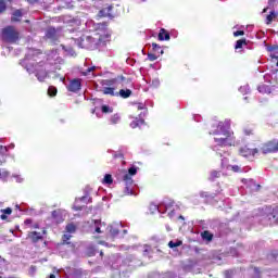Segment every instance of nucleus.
Listing matches in <instances>:
<instances>
[{
	"instance_id": "10",
	"label": "nucleus",
	"mask_w": 278,
	"mask_h": 278,
	"mask_svg": "<svg viewBox=\"0 0 278 278\" xmlns=\"http://www.w3.org/2000/svg\"><path fill=\"white\" fill-rule=\"evenodd\" d=\"M60 36H62V28H54V27H49L46 30V38H48V40H50L51 42H58V40H60Z\"/></svg>"
},
{
	"instance_id": "24",
	"label": "nucleus",
	"mask_w": 278,
	"mask_h": 278,
	"mask_svg": "<svg viewBox=\"0 0 278 278\" xmlns=\"http://www.w3.org/2000/svg\"><path fill=\"white\" fill-rule=\"evenodd\" d=\"M122 97V99H129L131 97V89H121L117 96Z\"/></svg>"
},
{
	"instance_id": "18",
	"label": "nucleus",
	"mask_w": 278,
	"mask_h": 278,
	"mask_svg": "<svg viewBox=\"0 0 278 278\" xmlns=\"http://www.w3.org/2000/svg\"><path fill=\"white\" fill-rule=\"evenodd\" d=\"M51 216H52V220H54V223H56V224L64 223V215H63L62 210L53 211Z\"/></svg>"
},
{
	"instance_id": "59",
	"label": "nucleus",
	"mask_w": 278,
	"mask_h": 278,
	"mask_svg": "<svg viewBox=\"0 0 278 278\" xmlns=\"http://www.w3.org/2000/svg\"><path fill=\"white\" fill-rule=\"evenodd\" d=\"M275 66H276V68H274V71L277 73V71H278V62L275 63Z\"/></svg>"
},
{
	"instance_id": "42",
	"label": "nucleus",
	"mask_w": 278,
	"mask_h": 278,
	"mask_svg": "<svg viewBox=\"0 0 278 278\" xmlns=\"http://www.w3.org/2000/svg\"><path fill=\"white\" fill-rule=\"evenodd\" d=\"M71 238H73V236H71V232L63 235L62 237L63 244H71V242H68Z\"/></svg>"
},
{
	"instance_id": "35",
	"label": "nucleus",
	"mask_w": 278,
	"mask_h": 278,
	"mask_svg": "<svg viewBox=\"0 0 278 278\" xmlns=\"http://www.w3.org/2000/svg\"><path fill=\"white\" fill-rule=\"evenodd\" d=\"M218 177H220V172L217 170H213L211 172V176H210V181H215L216 179H218Z\"/></svg>"
},
{
	"instance_id": "63",
	"label": "nucleus",
	"mask_w": 278,
	"mask_h": 278,
	"mask_svg": "<svg viewBox=\"0 0 278 278\" xmlns=\"http://www.w3.org/2000/svg\"><path fill=\"white\" fill-rule=\"evenodd\" d=\"M123 233H127V229H124V230H123Z\"/></svg>"
},
{
	"instance_id": "5",
	"label": "nucleus",
	"mask_w": 278,
	"mask_h": 278,
	"mask_svg": "<svg viewBox=\"0 0 278 278\" xmlns=\"http://www.w3.org/2000/svg\"><path fill=\"white\" fill-rule=\"evenodd\" d=\"M138 173V168L136 166H131L127 172L123 173L122 179L124 181V194L130 195V197H137L138 193H136V184L134 182V175Z\"/></svg>"
},
{
	"instance_id": "28",
	"label": "nucleus",
	"mask_w": 278,
	"mask_h": 278,
	"mask_svg": "<svg viewBox=\"0 0 278 278\" xmlns=\"http://www.w3.org/2000/svg\"><path fill=\"white\" fill-rule=\"evenodd\" d=\"M97 68H98L97 66H89L83 71V75H85V76L93 75L94 76L96 75L94 71H97Z\"/></svg>"
},
{
	"instance_id": "58",
	"label": "nucleus",
	"mask_w": 278,
	"mask_h": 278,
	"mask_svg": "<svg viewBox=\"0 0 278 278\" xmlns=\"http://www.w3.org/2000/svg\"><path fill=\"white\" fill-rule=\"evenodd\" d=\"M25 224H26V225H31V219H26V220H25Z\"/></svg>"
},
{
	"instance_id": "7",
	"label": "nucleus",
	"mask_w": 278,
	"mask_h": 278,
	"mask_svg": "<svg viewBox=\"0 0 278 278\" xmlns=\"http://www.w3.org/2000/svg\"><path fill=\"white\" fill-rule=\"evenodd\" d=\"M137 110H144L139 114V117H135V119L130 123L131 129H136V127H141V125H144V116H147V109L142 103H138L136 105Z\"/></svg>"
},
{
	"instance_id": "53",
	"label": "nucleus",
	"mask_w": 278,
	"mask_h": 278,
	"mask_svg": "<svg viewBox=\"0 0 278 278\" xmlns=\"http://www.w3.org/2000/svg\"><path fill=\"white\" fill-rule=\"evenodd\" d=\"M244 134H245V136H251V135H253V129H251V128H245V129H244Z\"/></svg>"
},
{
	"instance_id": "39",
	"label": "nucleus",
	"mask_w": 278,
	"mask_h": 278,
	"mask_svg": "<svg viewBox=\"0 0 278 278\" xmlns=\"http://www.w3.org/2000/svg\"><path fill=\"white\" fill-rule=\"evenodd\" d=\"M48 94L49 97H55V94H58V88H55L54 86H50L48 88Z\"/></svg>"
},
{
	"instance_id": "9",
	"label": "nucleus",
	"mask_w": 278,
	"mask_h": 278,
	"mask_svg": "<svg viewBox=\"0 0 278 278\" xmlns=\"http://www.w3.org/2000/svg\"><path fill=\"white\" fill-rule=\"evenodd\" d=\"M87 226L91 233H103L101 229L105 227V223L101 222V219H91L87 222Z\"/></svg>"
},
{
	"instance_id": "3",
	"label": "nucleus",
	"mask_w": 278,
	"mask_h": 278,
	"mask_svg": "<svg viewBox=\"0 0 278 278\" xmlns=\"http://www.w3.org/2000/svg\"><path fill=\"white\" fill-rule=\"evenodd\" d=\"M211 136H223L214 138L215 144L213 146V151L218 153L220 157L224 155H229L225 152L224 147H236V136H233V130H231V119H225L224 122H218L217 125H213L210 130Z\"/></svg>"
},
{
	"instance_id": "37",
	"label": "nucleus",
	"mask_w": 278,
	"mask_h": 278,
	"mask_svg": "<svg viewBox=\"0 0 278 278\" xmlns=\"http://www.w3.org/2000/svg\"><path fill=\"white\" fill-rule=\"evenodd\" d=\"M239 91H240L242 94H249V92H251V87H249V85L241 86V87L239 88Z\"/></svg>"
},
{
	"instance_id": "4",
	"label": "nucleus",
	"mask_w": 278,
	"mask_h": 278,
	"mask_svg": "<svg viewBox=\"0 0 278 278\" xmlns=\"http://www.w3.org/2000/svg\"><path fill=\"white\" fill-rule=\"evenodd\" d=\"M149 210L152 214H155L156 212H159V214L167 213V216L168 218H170V220H177V218L179 220H185L184 216H177V212H179V206H177L173 201H164L159 205L152 203L150 204Z\"/></svg>"
},
{
	"instance_id": "52",
	"label": "nucleus",
	"mask_w": 278,
	"mask_h": 278,
	"mask_svg": "<svg viewBox=\"0 0 278 278\" xmlns=\"http://www.w3.org/2000/svg\"><path fill=\"white\" fill-rule=\"evenodd\" d=\"M113 157H115V160L124 157V154L122 152H115Z\"/></svg>"
},
{
	"instance_id": "34",
	"label": "nucleus",
	"mask_w": 278,
	"mask_h": 278,
	"mask_svg": "<svg viewBox=\"0 0 278 278\" xmlns=\"http://www.w3.org/2000/svg\"><path fill=\"white\" fill-rule=\"evenodd\" d=\"M277 17V13L275 11H270L269 14L266 16V24L270 25L273 23V20Z\"/></svg>"
},
{
	"instance_id": "20",
	"label": "nucleus",
	"mask_w": 278,
	"mask_h": 278,
	"mask_svg": "<svg viewBox=\"0 0 278 278\" xmlns=\"http://www.w3.org/2000/svg\"><path fill=\"white\" fill-rule=\"evenodd\" d=\"M159 40H170V34L166 29L162 28L159 33Z\"/></svg>"
},
{
	"instance_id": "17",
	"label": "nucleus",
	"mask_w": 278,
	"mask_h": 278,
	"mask_svg": "<svg viewBox=\"0 0 278 278\" xmlns=\"http://www.w3.org/2000/svg\"><path fill=\"white\" fill-rule=\"evenodd\" d=\"M45 233H47V231H42V232H38V231H33L28 233V238L31 240V242H40V240H42Z\"/></svg>"
},
{
	"instance_id": "31",
	"label": "nucleus",
	"mask_w": 278,
	"mask_h": 278,
	"mask_svg": "<svg viewBox=\"0 0 278 278\" xmlns=\"http://www.w3.org/2000/svg\"><path fill=\"white\" fill-rule=\"evenodd\" d=\"M203 240H206L207 242H212V238H214V235H212L208 230H204L202 232Z\"/></svg>"
},
{
	"instance_id": "29",
	"label": "nucleus",
	"mask_w": 278,
	"mask_h": 278,
	"mask_svg": "<svg viewBox=\"0 0 278 278\" xmlns=\"http://www.w3.org/2000/svg\"><path fill=\"white\" fill-rule=\"evenodd\" d=\"M258 92H261L262 94H270V87L266 86V85H261L257 87Z\"/></svg>"
},
{
	"instance_id": "32",
	"label": "nucleus",
	"mask_w": 278,
	"mask_h": 278,
	"mask_svg": "<svg viewBox=\"0 0 278 278\" xmlns=\"http://www.w3.org/2000/svg\"><path fill=\"white\" fill-rule=\"evenodd\" d=\"M65 230L67 233H75L77 231V226H75V224H67Z\"/></svg>"
},
{
	"instance_id": "41",
	"label": "nucleus",
	"mask_w": 278,
	"mask_h": 278,
	"mask_svg": "<svg viewBox=\"0 0 278 278\" xmlns=\"http://www.w3.org/2000/svg\"><path fill=\"white\" fill-rule=\"evenodd\" d=\"M243 45H247V39H239V40H237V42H236L235 49H236V50L242 49V46H243Z\"/></svg>"
},
{
	"instance_id": "40",
	"label": "nucleus",
	"mask_w": 278,
	"mask_h": 278,
	"mask_svg": "<svg viewBox=\"0 0 278 278\" xmlns=\"http://www.w3.org/2000/svg\"><path fill=\"white\" fill-rule=\"evenodd\" d=\"M154 278H177V276L167 273V274H157Z\"/></svg>"
},
{
	"instance_id": "6",
	"label": "nucleus",
	"mask_w": 278,
	"mask_h": 278,
	"mask_svg": "<svg viewBox=\"0 0 278 278\" xmlns=\"http://www.w3.org/2000/svg\"><path fill=\"white\" fill-rule=\"evenodd\" d=\"M18 38V33L12 26H8L2 29V40L4 42H16Z\"/></svg>"
},
{
	"instance_id": "33",
	"label": "nucleus",
	"mask_w": 278,
	"mask_h": 278,
	"mask_svg": "<svg viewBox=\"0 0 278 278\" xmlns=\"http://www.w3.org/2000/svg\"><path fill=\"white\" fill-rule=\"evenodd\" d=\"M111 125H118L121 123V115L118 113L111 116Z\"/></svg>"
},
{
	"instance_id": "8",
	"label": "nucleus",
	"mask_w": 278,
	"mask_h": 278,
	"mask_svg": "<svg viewBox=\"0 0 278 278\" xmlns=\"http://www.w3.org/2000/svg\"><path fill=\"white\" fill-rule=\"evenodd\" d=\"M258 151H261V153H263L264 155L268 153H278V140L274 139L271 141L263 143Z\"/></svg>"
},
{
	"instance_id": "61",
	"label": "nucleus",
	"mask_w": 278,
	"mask_h": 278,
	"mask_svg": "<svg viewBox=\"0 0 278 278\" xmlns=\"http://www.w3.org/2000/svg\"><path fill=\"white\" fill-rule=\"evenodd\" d=\"M99 244H105L108 247V243H105L104 241H100Z\"/></svg>"
},
{
	"instance_id": "47",
	"label": "nucleus",
	"mask_w": 278,
	"mask_h": 278,
	"mask_svg": "<svg viewBox=\"0 0 278 278\" xmlns=\"http://www.w3.org/2000/svg\"><path fill=\"white\" fill-rule=\"evenodd\" d=\"M102 112L103 114H112V112H114L112 110V108L108 106V105H102Z\"/></svg>"
},
{
	"instance_id": "25",
	"label": "nucleus",
	"mask_w": 278,
	"mask_h": 278,
	"mask_svg": "<svg viewBox=\"0 0 278 278\" xmlns=\"http://www.w3.org/2000/svg\"><path fill=\"white\" fill-rule=\"evenodd\" d=\"M152 51H154V53L159 56L164 55V50L157 43H152Z\"/></svg>"
},
{
	"instance_id": "16",
	"label": "nucleus",
	"mask_w": 278,
	"mask_h": 278,
	"mask_svg": "<svg viewBox=\"0 0 278 278\" xmlns=\"http://www.w3.org/2000/svg\"><path fill=\"white\" fill-rule=\"evenodd\" d=\"M239 153L242 155V157H250V155L254 156L256 153H260V149H250L249 147L244 146L240 148Z\"/></svg>"
},
{
	"instance_id": "11",
	"label": "nucleus",
	"mask_w": 278,
	"mask_h": 278,
	"mask_svg": "<svg viewBox=\"0 0 278 278\" xmlns=\"http://www.w3.org/2000/svg\"><path fill=\"white\" fill-rule=\"evenodd\" d=\"M79 201H81L83 203H92V198H90V193L88 192V190H85V195H83L81 198H76L74 203V210L76 212H81L83 210L81 206L77 205Z\"/></svg>"
},
{
	"instance_id": "60",
	"label": "nucleus",
	"mask_w": 278,
	"mask_h": 278,
	"mask_svg": "<svg viewBox=\"0 0 278 278\" xmlns=\"http://www.w3.org/2000/svg\"><path fill=\"white\" fill-rule=\"evenodd\" d=\"M30 3H38V0H28Z\"/></svg>"
},
{
	"instance_id": "38",
	"label": "nucleus",
	"mask_w": 278,
	"mask_h": 278,
	"mask_svg": "<svg viewBox=\"0 0 278 278\" xmlns=\"http://www.w3.org/2000/svg\"><path fill=\"white\" fill-rule=\"evenodd\" d=\"M182 242L177 240V241H169L168 247L169 249H177V247H181Z\"/></svg>"
},
{
	"instance_id": "50",
	"label": "nucleus",
	"mask_w": 278,
	"mask_h": 278,
	"mask_svg": "<svg viewBox=\"0 0 278 278\" xmlns=\"http://www.w3.org/2000/svg\"><path fill=\"white\" fill-rule=\"evenodd\" d=\"M235 38H238V36H244V30H237L233 33Z\"/></svg>"
},
{
	"instance_id": "36",
	"label": "nucleus",
	"mask_w": 278,
	"mask_h": 278,
	"mask_svg": "<svg viewBox=\"0 0 278 278\" xmlns=\"http://www.w3.org/2000/svg\"><path fill=\"white\" fill-rule=\"evenodd\" d=\"M113 181L114 180L112 179V175L106 174V175H104L102 184H106L108 186H111V184H113Z\"/></svg>"
},
{
	"instance_id": "55",
	"label": "nucleus",
	"mask_w": 278,
	"mask_h": 278,
	"mask_svg": "<svg viewBox=\"0 0 278 278\" xmlns=\"http://www.w3.org/2000/svg\"><path fill=\"white\" fill-rule=\"evenodd\" d=\"M73 269H71V267H66V270H65V275H66V277H68L70 275H71V271H72Z\"/></svg>"
},
{
	"instance_id": "21",
	"label": "nucleus",
	"mask_w": 278,
	"mask_h": 278,
	"mask_svg": "<svg viewBox=\"0 0 278 278\" xmlns=\"http://www.w3.org/2000/svg\"><path fill=\"white\" fill-rule=\"evenodd\" d=\"M249 275H251L253 278H260L262 277V271L257 267H252L248 269Z\"/></svg>"
},
{
	"instance_id": "2",
	"label": "nucleus",
	"mask_w": 278,
	"mask_h": 278,
	"mask_svg": "<svg viewBox=\"0 0 278 278\" xmlns=\"http://www.w3.org/2000/svg\"><path fill=\"white\" fill-rule=\"evenodd\" d=\"M86 27L93 34L90 36L83 35L80 38L74 39L75 45H77L79 49H89L90 51H94V49L105 45V42L110 40L108 24H97L94 21L89 20L86 22Z\"/></svg>"
},
{
	"instance_id": "44",
	"label": "nucleus",
	"mask_w": 278,
	"mask_h": 278,
	"mask_svg": "<svg viewBox=\"0 0 278 278\" xmlns=\"http://www.w3.org/2000/svg\"><path fill=\"white\" fill-rule=\"evenodd\" d=\"M235 275H236V270L230 269V270H226V271H225L224 277H225V278H233Z\"/></svg>"
},
{
	"instance_id": "14",
	"label": "nucleus",
	"mask_w": 278,
	"mask_h": 278,
	"mask_svg": "<svg viewBox=\"0 0 278 278\" xmlns=\"http://www.w3.org/2000/svg\"><path fill=\"white\" fill-rule=\"evenodd\" d=\"M222 168H227V170H232V173H242V168L238 165H229V159L224 156L222 159Z\"/></svg>"
},
{
	"instance_id": "54",
	"label": "nucleus",
	"mask_w": 278,
	"mask_h": 278,
	"mask_svg": "<svg viewBox=\"0 0 278 278\" xmlns=\"http://www.w3.org/2000/svg\"><path fill=\"white\" fill-rule=\"evenodd\" d=\"M112 84H114V81H112V80H103L102 81V86H112Z\"/></svg>"
},
{
	"instance_id": "19",
	"label": "nucleus",
	"mask_w": 278,
	"mask_h": 278,
	"mask_svg": "<svg viewBox=\"0 0 278 278\" xmlns=\"http://www.w3.org/2000/svg\"><path fill=\"white\" fill-rule=\"evenodd\" d=\"M271 60H278V46H271L267 48Z\"/></svg>"
},
{
	"instance_id": "30",
	"label": "nucleus",
	"mask_w": 278,
	"mask_h": 278,
	"mask_svg": "<svg viewBox=\"0 0 278 278\" xmlns=\"http://www.w3.org/2000/svg\"><path fill=\"white\" fill-rule=\"evenodd\" d=\"M200 197H201L202 199H207V200H210V199H215L216 193H210V192H206V191H201V192H200Z\"/></svg>"
},
{
	"instance_id": "45",
	"label": "nucleus",
	"mask_w": 278,
	"mask_h": 278,
	"mask_svg": "<svg viewBox=\"0 0 278 278\" xmlns=\"http://www.w3.org/2000/svg\"><path fill=\"white\" fill-rule=\"evenodd\" d=\"M142 253H143L144 257H148L149 253H151V247L143 245Z\"/></svg>"
},
{
	"instance_id": "51",
	"label": "nucleus",
	"mask_w": 278,
	"mask_h": 278,
	"mask_svg": "<svg viewBox=\"0 0 278 278\" xmlns=\"http://www.w3.org/2000/svg\"><path fill=\"white\" fill-rule=\"evenodd\" d=\"M1 12H5V2L0 1V14Z\"/></svg>"
},
{
	"instance_id": "64",
	"label": "nucleus",
	"mask_w": 278,
	"mask_h": 278,
	"mask_svg": "<svg viewBox=\"0 0 278 278\" xmlns=\"http://www.w3.org/2000/svg\"><path fill=\"white\" fill-rule=\"evenodd\" d=\"M10 149H14V144H11V146H10Z\"/></svg>"
},
{
	"instance_id": "12",
	"label": "nucleus",
	"mask_w": 278,
	"mask_h": 278,
	"mask_svg": "<svg viewBox=\"0 0 278 278\" xmlns=\"http://www.w3.org/2000/svg\"><path fill=\"white\" fill-rule=\"evenodd\" d=\"M267 219L269 220V225H278V207H267Z\"/></svg>"
},
{
	"instance_id": "23",
	"label": "nucleus",
	"mask_w": 278,
	"mask_h": 278,
	"mask_svg": "<svg viewBox=\"0 0 278 278\" xmlns=\"http://www.w3.org/2000/svg\"><path fill=\"white\" fill-rule=\"evenodd\" d=\"M0 212H1V216H0L1 220H8V216L12 214V208L10 207L2 208L0 210Z\"/></svg>"
},
{
	"instance_id": "48",
	"label": "nucleus",
	"mask_w": 278,
	"mask_h": 278,
	"mask_svg": "<svg viewBox=\"0 0 278 278\" xmlns=\"http://www.w3.org/2000/svg\"><path fill=\"white\" fill-rule=\"evenodd\" d=\"M151 86H152L153 88H159V87H160V79H159V78H154V79L152 80Z\"/></svg>"
},
{
	"instance_id": "1",
	"label": "nucleus",
	"mask_w": 278,
	"mask_h": 278,
	"mask_svg": "<svg viewBox=\"0 0 278 278\" xmlns=\"http://www.w3.org/2000/svg\"><path fill=\"white\" fill-rule=\"evenodd\" d=\"M42 52L40 50H28L25 60L22 62V66L26 68L27 73H31L37 77L38 81H45L47 77L52 79H59L64 83V74L58 73L56 71H62V64H64V59L58 55V53H52L48 56L47 61H38Z\"/></svg>"
},
{
	"instance_id": "56",
	"label": "nucleus",
	"mask_w": 278,
	"mask_h": 278,
	"mask_svg": "<svg viewBox=\"0 0 278 278\" xmlns=\"http://www.w3.org/2000/svg\"><path fill=\"white\" fill-rule=\"evenodd\" d=\"M15 179L17 184H23V178H21L20 176H15Z\"/></svg>"
},
{
	"instance_id": "27",
	"label": "nucleus",
	"mask_w": 278,
	"mask_h": 278,
	"mask_svg": "<svg viewBox=\"0 0 278 278\" xmlns=\"http://www.w3.org/2000/svg\"><path fill=\"white\" fill-rule=\"evenodd\" d=\"M103 94H110L111 97H118V93L114 92V88L112 87H104L102 89Z\"/></svg>"
},
{
	"instance_id": "46",
	"label": "nucleus",
	"mask_w": 278,
	"mask_h": 278,
	"mask_svg": "<svg viewBox=\"0 0 278 278\" xmlns=\"http://www.w3.org/2000/svg\"><path fill=\"white\" fill-rule=\"evenodd\" d=\"M159 58L160 56L156 53H148V60H150V62H155Z\"/></svg>"
},
{
	"instance_id": "13",
	"label": "nucleus",
	"mask_w": 278,
	"mask_h": 278,
	"mask_svg": "<svg viewBox=\"0 0 278 278\" xmlns=\"http://www.w3.org/2000/svg\"><path fill=\"white\" fill-rule=\"evenodd\" d=\"M123 229V224L118 222H114L108 226V231L111 233L112 238H116L121 230Z\"/></svg>"
},
{
	"instance_id": "15",
	"label": "nucleus",
	"mask_w": 278,
	"mask_h": 278,
	"mask_svg": "<svg viewBox=\"0 0 278 278\" xmlns=\"http://www.w3.org/2000/svg\"><path fill=\"white\" fill-rule=\"evenodd\" d=\"M70 92H78L81 90V80L79 78H74L70 81L67 86Z\"/></svg>"
},
{
	"instance_id": "57",
	"label": "nucleus",
	"mask_w": 278,
	"mask_h": 278,
	"mask_svg": "<svg viewBox=\"0 0 278 278\" xmlns=\"http://www.w3.org/2000/svg\"><path fill=\"white\" fill-rule=\"evenodd\" d=\"M165 228H166V231H173L169 225H166Z\"/></svg>"
},
{
	"instance_id": "22",
	"label": "nucleus",
	"mask_w": 278,
	"mask_h": 278,
	"mask_svg": "<svg viewBox=\"0 0 278 278\" xmlns=\"http://www.w3.org/2000/svg\"><path fill=\"white\" fill-rule=\"evenodd\" d=\"M22 17H23V12H21V10H16L13 12L11 21L13 23H18V21H21Z\"/></svg>"
},
{
	"instance_id": "49",
	"label": "nucleus",
	"mask_w": 278,
	"mask_h": 278,
	"mask_svg": "<svg viewBox=\"0 0 278 278\" xmlns=\"http://www.w3.org/2000/svg\"><path fill=\"white\" fill-rule=\"evenodd\" d=\"M8 153V147L0 146V155H5Z\"/></svg>"
},
{
	"instance_id": "43",
	"label": "nucleus",
	"mask_w": 278,
	"mask_h": 278,
	"mask_svg": "<svg viewBox=\"0 0 278 278\" xmlns=\"http://www.w3.org/2000/svg\"><path fill=\"white\" fill-rule=\"evenodd\" d=\"M8 177H10V172L0 168V179H8Z\"/></svg>"
},
{
	"instance_id": "26",
	"label": "nucleus",
	"mask_w": 278,
	"mask_h": 278,
	"mask_svg": "<svg viewBox=\"0 0 278 278\" xmlns=\"http://www.w3.org/2000/svg\"><path fill=\"white\" fill-rule=\"evenodd\" d=\"M63 51H65L66 55H70L71 58H75L76 53L75 50L72 47H66L62 45Z\"/></svg>"
},
{
	"instance_id": "62",
	"label": "nucleus",
	"mask_w": 278,
	"mask_h": 278,
	"mask_svg": "<svg viewBox=\"0 0 278 278\" xmlns=\"http://www.w3.org/2000/svg\"><path fill=\"white\" fill-rule=\"evenodd\" d=\"M266 12H268V8H265V9L263 10V13H266Z\"/></svg>"
}]
</instances>
